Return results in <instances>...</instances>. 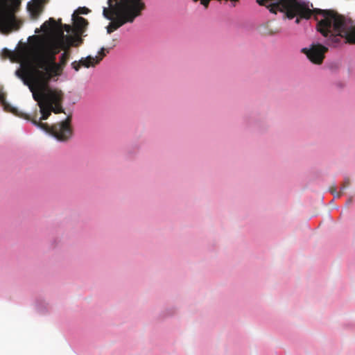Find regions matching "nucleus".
Masks as SVG:
<instances>
[{
    "label": "nucleus",
    "mask_w": 355,
    "mask_h": 355,
    "mask_svg": "<svg viewBox=\"0 0 355 355\" xmlns=\"http://www.w3.org/2000/svg\"><path fill=\"white\" fill-rule=\"evenodd\" d=\"M56 26V21L53 18H49L41 26V29L44 33H48L53 30Z\"/></svg>",
    "instance_id": "nucleus-13"
},
{
    "label": "nucleus",
    "mask_w": 355,
    "mask_h": 355,
    "mask_svg": "<svg viewBox=\"0 0 355 355\" xmlns=\"http://www.w3.org/2000/svg\"><path fill=\"white\" fill-rule=\"evenodd\" d=\"M108 4L110 8H104L103 15L112 21L107 27L109 34L126 23L133 22L146 8L142 0H108Z\"/></svg>",
    "instance_id": "nucleus-4"
},
{
    "label": "nucleus",
    "mask_w": 355,
    "mask_h": 355,
    "mask_svg": "<svg viewBox=\"0 0 355 355\" xmlns=\"http://www.w3.org/2000/svg\"><path fill=\"white\" fill-rule=\"evenodd\" d=\"M330 191L332 194H334L335 196V197L336 198H339L341 195V191L340 192H336V187H333L331 188H330Z\"/></svg>",
    "instance_id": "nucleus-16"
},
{
    "label": "nucleus",
    "mask_w": 355,
    "mask_h": 355,
    "mask_svg": "<svg viewBox=\"0 0 355 355\" xmlns=\"http://www.w3.org/2000/svg\"><path fill=\"white\" fill-rule=\"evenodd\" d=\"M2 53H3V55L5 57H9L11 55L10 51H9L8 49H3Z\"/></svg>",
    "instance_id": "nucleus-17"
},
{
    "label": "nucleus",
    "mask_w": 355,
    "mask_h": 355,
    "mask_svg": "<svg viewBox=\"0 0 355 355\" xmlns=\"http://www.w3.org/2000/svg\"><path fill=\"white\" fill-rule=\"evenodd\" d=\"M260 6L268 8L270 12L280 11L285 13L287 18L292 19L296 17L295 23L301 19H309L311 17V9L309 3L301 0H256Z\"/></svg>",
    "instance_id": "nucleus-5"
},
{
    "label": "nucleus",
    "mask_w": 355,
    "mask_h": 355,
    "mask_svg": "<svg viewBox=\"0 0 355 355\" xmlns=\"http://www.w3.org/2000/svg\"><path fill=\"white\" fill-rule=\"evenodd\" d=\"M21 0H0V32L9 34L19 29L21 22L16 17Z\"/></svg>",
    "instance_id": "nucleus-8"
},
{
    "label": "nucleus",
    "mask_w": 355,
    "mask_h": 355,
    "mask_svg": "<svg viewBox=\"0 0 355 355\" xmlns=\"http://www.w3.org/2000/svg\"><path fill=\"white\" fill-rule=\"evenodd\" d=\"M352 202V198H350L348 200L347 203H348V204H350Z\"/></svg>",
    "instance_id": "nucleus-20"
},
{
    "label": "nucleus",
    "mask_w": 355,
    "mask_h": 355,
    "mask_svg": "<svg viewBox=\"0 0 355 355\" xmlns=\"http://www.w3.org/2000/svg\"><path fill=\"white\" fill-rule=\"evenodd\" d=\"M77 12L79 14L86 15L89 12V10L86 7H80L78 9Z\"/></svg>",
    "instance_id": "nucleus-15"
},
{
    "label": "nucleus",
    "mask_w": 355,
    "mask_h": 355,
    "mask_svg": "<svg viewBox=\"0 0 355 355\" xmlns=\"http://www.w3.org/2000/svg\"><path fill=\"white\" fill-rule=\"evenodd\" d=\"M64 29H65V31H66L67 32H68V33H69V32H70V31H71V26H70L69 25H67V24H65V25H64Z\"/></svg>",
    "instance_id": "nucleus-18"
},
{
    "label": "nucleus",
    "mask_w": 355,
    "mask_h": 355,
    "mask_svg": "<svg viewBox=\"0 0 355 355\" xmlns=\"http://www.w3.org/2000/svg\"><path fill=\"white\" fill-rule=\"evenodd\" d=\"M58 52L54 43L40 39L30 46L28 56L35 69L46 71L51 64L55 65V55Z\"/></svg>",
    "instance_id": "nucleus-6"
},
{
    "label": "nucleus",
    "mask_w": 355,
    "mask_h": 355,
    "mask_svg": "<svg viewBox=\"0 0 355 355\" xmlns=\"http://www.w3.org/2000/svg\"><path fill=\"white\" fill-rule=\"evenodd\" d=\"M43 0H33L32 3H28L27 9L33 19H37L43 11Z\"/></svg>",
    "instance_id": "nucleus-11"
},
{
    "label": "nucleus",
    "mask_w": 355,
    "mask_h": 355,
    "mask_svg": "<svg viewBox=\"0 0 355 355\" xmlns=\"http://www.w3.org/2000/svg\"><path fill=\"white\" fill-rule=\"evenodd\" d=\"M311 16L318 20V15L322 19L317 23V31L327 38L326 44L329 46H336L342 38H345L347 42L355 44V27L349 29L348 20L333 10L311 9Z\"/></svg>",
    "instance_id": "nucleus-2"
},
{
    "label": "nucleus",
    "mask_w": 355,
    "mask_h": 355,
    "mask_svg": "<svg viewBox=\"0 0 355 355\" xmlns=\"http://www.w3.org/2000/svg\"><path fill=\"white\" fill-rule=\"evenodd\" d=\"M107 53H109V49L101 48L98 52L99 56L92 57L89 55L85 58H83L78 62H73L71 63V66L76 71H78L81 67H85L86 68L94 67L100 62Z\"/></svg>",
    "instance_id": "nucleus-10"
},
{
    "label": "nucleus",
    "mask_w": 355,
    "mask_h": 355,
    "mask_svg": "<svg viewBox=\"0 0 355 355\" xmlns=\"http://www.w3.org/2000/svg\"><path fill=\"white\" fill-rule=\"evenodd\" d=\"M32 65H33V68L28 71L21 69H17L15 71V75L18 78L21 79L24 81V83L25 85H28L29 87H30V86L33 85L34 89L36 90V86L35 85L34 82L33 81L32 78L30 76V73L35 69V67L33 64H32Z\"/></svg>",
    "instance_id": "nucleus-12"
},
{
    "label": "nucleus",
    "mask_w": 355,
    "mask_h": 355,
    "mask_svg": "<svg viewBox=\"0 0 355 355\" xmlns=\"http://www.w3.org/2000/svg\"><path fill=\"white\" fill-rule=\"evenodd\" d=\"M327 51V47L319 43H313L310 45L309 48L302 49V52L306 55L311 62L315 64H320L322 63L324 54Z\"/></svg>",
    "instance_id": "nucleus-9"
},
{
    "label": "nucleus",
    "mask_w": 355,
    "mask_h": 355,
    "mask_svg": "<svg viewBox=\"0 0 355 355\" xmlns=\"http://www.w3.org/2000/svg\"><path fill=\"white\" fill-rule=\"evenodd\" d=\"M350 184V180L347 178L345 179L344 183L341 187V192H343L347 187H348Z\"/></svg>",
    "instance_id": "nucleus-14"
},
{
    "label": "nucleus",
    "mask_w": 355,
    "mask_h": 355,
    "mask_svg": "<svg viewBox=\"0 0 355 355\" xmlns=\"http://www.w3.org/2000/svg\"><path fill=\"white\" fill-rule=\"evenodd\" d=\"M34 84L36 86V90L34 89L33 85L30 86V90L33 94V99L37 101L40 107L41 116L39 120L37 119L36 116L31 118L26 114L19 113L16 108L12 107L6 101L4 94L0 93V101L4 110L31 121L33 125L46 133L51 134L58 141H67L73 134L71 116H68L64 121L55 123L51 126L42 122V121L48 119L52 112L55 114L64 112L62 107L64 100L62 91L58 88L51 87L49 85H44L40 83H34Z\"/></svg>",
    "instance_id": "nucleus-1"
},
{
    "label": "nucleus",
    "mask_w": 355,
    "mask_h": 355,
    "mask_svg": "<svg viewBox=\"0 0 355 355\" xmlns=\"http://www.w3.org/2000/svg\"><path fill=\"white\" fill-rule=\"evenodd\" d=\"M58 52L54 43L40 39L30 46L28 56L35 69L46 71L51 64L55 65V55Z\"/></svg>",
    "instance_id": "nucleus-7"
},
{
    "label": "nucleus",
    "mask_w": 355,
    "mask_h": 355,
    "mask_svg": "<svg viewBox=\"0 0 355 355\" xmlns=\"http://www.w3.org/2000/svg\"><path fill=\"white\" fill-rule=\"evenodd\" d=\"M73 19L75 35H64L63 33L62 34L63 49L65 51L61 55L60 62H55V65L51 64L46 71L38 70V69H35L31 71L30 76L34 83L49 85V82L54 77L61 76L70 57V53L67 50L70 46H78L83 44V40L81 36L85 31L89 23L84 17L80 16L75 17L74 15H73Z\"/></svg>",
    "instance_id": "nucleus-3"
},
{
    "label": "nucleus",
    "mask_w": 355,
    "mask_h": 355,
    "mask_svg": "<svg viewBox=\"0 0 355 355\" xmlns=\"http://www.w3.org/2000/svg\"><path fill=\"white\" fill-rule=\"evenodd\" d=\"M279 32H280V29L277 28L274 32H272V33L275 34V33H278Z\"/></svg>",
    "instance_id": "nucleus-19"
}]
</instances>
